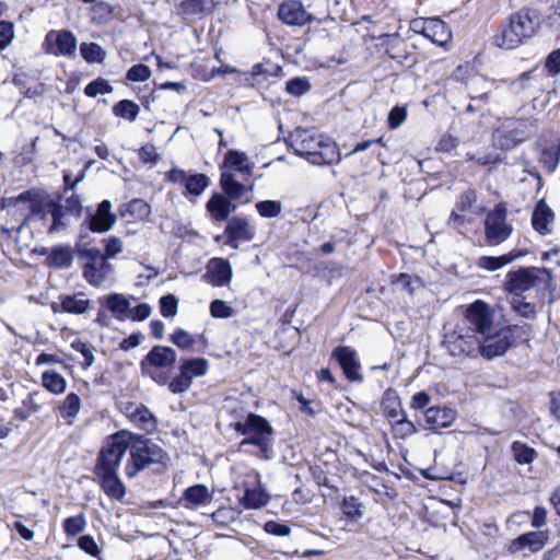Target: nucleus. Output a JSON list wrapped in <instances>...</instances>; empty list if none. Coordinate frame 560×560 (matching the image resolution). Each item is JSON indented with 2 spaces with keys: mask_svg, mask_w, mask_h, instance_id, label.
Listing matches in <instances>:
<instances>
[{
  "mask_svg": "<svg viewBox=\"0 0 560 560\" xmlns=\"http://www.w3.org/2000/svg\"><path fill=\"white\" fill-rule=\"evenodd\" d=\"M33 194L23 191L16 197H7L1 200V209L7 210L9 214L16 215L24 221L32 209Z\"/></svg>",
  "mask_w": 560,
  "mask_h": 560,
  "instance_id": "nucleus-23",
  "label": "nucleus"
},
{
  "mask_svg": "<svg viewBox=\"0 0 560 560\" xmlns=\"http://www.w3.org/2000/svg\"><path fill=\"white\" fill-rule=\"evenodd\" d=\"M552 275L547 268H524L509 273L508 288L511 293L520 295L535 289L545 292L551 289Z\"/></svg>",
  "mask_w": 560,
  "mask_h": 560,
  "instance_id": "nucleus-5",
  "label": "nucleus"
},
{
  "mask_svg": "<svg viewBox=\"0 0 560 560\" xmlns=\"http://www.w3.org/2000/svg\"><path fill=\"white\" fill-rule=\"evenodd\" d=\"M210 184L211 179L207 175L196 173L188 175L185 187L188 194L200 196Z\"/></svg>",
  "mask_w": 560,
  "mask_h": 560,
  "instance_id": "nucleus-39",
  "label": "nucleus"
},
{
  "mask_svg": "<svg viewBox=\"0 0 560 560\" xmlns=\"http://www.w3.org/2000/svg\"><path fill=\"white\" fill-rule=\"evenodd\" d=\"M176 352L164 346H155L141 362L143 373L153 376V370L171 368L176 362Z\"/></svg>",
  "mask_w": 560,
  "mask_h": 560,
  "instance_id": "nucleus-16",
  "label": "nucleus"
},
{
  "mask_svg": "<svg viewBox=\"0 0 560 560\" xmlns=\"http://www.w3.org/2000/svg\"><path fill=\"white\" fill-rule=\"evenodd\" d=\"M112 91V85L104 79H96L90 82L84 89V93L89 97H96L100 94H108Z\"/></svg>",
  "mask_w": 560,
  "mask_h": 560,
  "instance_id": "nucleus-50",
  "label": "nucleus"
},
{
  "mask_svg": "<svg viewBox=\"0 0 560 560\" xmlns=\"http://www.w3.org/2000/svg\"><path fill=\"white\" fill-rule=\"evenodd\" d=\"M130 443L132 433L129 431L122 430L110 435L100 452L95 470H117Z\"/></svg>",
  "mask_w": 560,
  "mask_h": 560,
  "instance_id": "nucleus-6",
  "label": "nucleus"
},
{
  "mask_svg": "<svg viewBox=\"0 0 560 560\" xmlns=\"http://www.w3.org/2000/svg\"><path fill=\"white\" fill-rule=\"evenodd\" d=\"M237 433L245 435L240 443V448L246 451V446L253 445L258 448L257 456L268 459L271 456L273 442V429L261 416L248 413L244 420L234 423Z\"/></svg>",
  "mask_w": 560,
  "mask_h": 560,
  "instance_id": "nucleus-3",
  "label": "nucleus"
},
{
  "mask_svg": "<svg viewBox=\"0 0 560 560\" xmlns=\"http://www.w3.org/2000/svg\"><path fill=\"white\" fill-rule=\"evenodd\" d=\"M82 402L75 393H69L56 407L59 416L68 423L72 424L80 413Z\"/></svg>",
  "mask_w": 560,
  "mask_h": 560,
  "instance_id": "nucleus-30",
  "label": "nucleus"
},
{
  "mask_svg": "<svg viewBox=\"0 0 560 560\" xmlns=\"http://www.w3.org/2000/svg\"><path fill=\"white\" fill-rule=\"evenodd\" d=\"M277 15L279 20L290 26H304L314 21V16L306 11L300 0H287L282 2Z\"/></svg>",
  "mask_w": 560,
  "mask_h": 560,
  "instance_id": "nucleus-15",
  "label": "nucleus"
},
{
  "mask_svg": "<svg viewBox=\"0 0 560 560\" xmlns=\"http://www.w3.org/2000/svg\"><path fill=\"white\" fill-rule=\"evenodd\" d=\"M512 304L513 308L523 317L530 318L536 313L535 305L522 299L514 298Z\"/></svg>",
  "mask_w": 560,
  "mask_h": 560,
  "instance_id": "nucleus-59",
  "label": "nucleus"
},
{
  "mask_svg": "<svg viewBox=\"0 0 560 560\" xmlns=\"http://www.w3.org/2000/svg\"><path fill=\"white\" fill-rule=\"evenodd\" d=\"M78 257L83 265L84 279L94 287H100L109 276L112 265L94 246H81L78 248Z\"/></svg>",
  "mask_w": 560,
  "mask_h": 560,
  "instance_id": "nucleus-7",
  "label": "nucleus"
},
{
  "mask_svg": "<svg viewBox=\"0 0 560 560\" xmlns=\"http://www.w3.org/2000/svg\"><path fill=\"white\" fill-rule=\"evenodd\" d=\"M60 306L65 313L81 315L90 308V300L84 293L66 294L60 296Z\"/></svg>",
  "mask_w": 560,
  "mask_h": 560,
  "instance_id": "nucleus-34",
  "label": "nucleus"
},
{
  "mask_svg": "<svg viewBox=\"0 0 560 560\" xmlns=\"http://www.w3.org/2000/svg\"><path fill=\"white\" fill-rule=\"evenodd\" d=\"M106 306L118 320H125L129 317L130 302L119 293H113L106 296Z\"/></svg>",
  "mask_w": 560,
  "mask_h": 560,
  "instance_id": "nucleus-36",
  "label": "nucleus"
},
{
  "mask_svg": "<svg viewBox=\"0 0 560 560\" xmlns=\"http://www.w3.org/2000/svg\"><path fill=\"white\" fill-rule=\"evenodd\" d=\"M47 261L50 266L57 268L69 267L72 261L71 250L68 247H56L47 257Z\"/></svg>",
  "mask_w": 560,
  "mask_h": 560,
  "instance_id": "nucleus-41",
  "label": "nucleus"
},
{
  "mask_svg": "<svg viewBox=\"0 0 560 560\" xmlns=\"http://www.w3.org/2000/svg\"><path fill=\"white\" fill-rule=\"evenodd\" d=\"M212 499L213 492L210 491L207 486L199 483L188 487L184 491L179 502L185 509L198 510L209 505Z\"/></svg>",
  "mask_w": 560,
  "mask_h": 560,
  "instance_id": "nucleus-22",
  "label": "nucleus"
},
{
  "mask_svg": "<svg viewBox=\"0 0 560 560\" xmlns=\"http://www.w3.org/2000/svg\"><path fill=\"white\" fill-rule=\"evenodd\" d=\"M259 215L264 218H276L281 213L282 205L276 200H265L256 203Z\"/></svg>",
  "mask_w": 560,
  "mask_h": 560,
  "instance_id": "nucleus-48",
  "label": "nucleus"
},
{
  "mask_svg": "<svg viewBox=\"0 0 560 560\" xmlns=\"http://www.w3.org/2000/svg\"><path fill=\"white\" fill-rule=\"evenodd\" d=\"M139 158L141 160V162L145 163V164H155L160 156L156 152V148L153 145V144H145L143 145L140 151H139Z\"/></svg>",
  "mask_w": 560,
  "mask_h": 560,
  "instance_id": "nucleus-62",
  "label": "nucleus"
},
{
  "mask_svg": "<svg viewBox=\"0 0 560 560\" xmlns=\"http://www.w3.org/2000/svg\"><path fill=\"white\" fill-rule=\"evenodd\" d=\"M101 487L107 497L121 500L126 494V488L117 475V470H95Z\"/></svg>",
  "mask_w": 560,
  "mask_h": 560,
  "instance_id": "nucleus-25",
  "label": "nucleus"
},
{
  "mask_svg": "<svg viewBox=\"0 0 560 560\" xmlns=\"http://www.w3.org/2000/svg\"><path fill=\"white\" fill-rule=\"evenodd\" d=\"M85 525V518L81 514L66 518L63 522V530L66 532L67 535L74 536L80 534L84 529Z\"/></svg>",
  "mask_w": 560,
  "mask_h": 560,
  "instance_id": "nucleus-52",
  "label": "nucleus"
},
{
  "mask_svg": "<svg viewBox=\"0 0 560 560\" xmlns=\"http://www.w3.org/2000/svg\"><path fill=\"white\" fill-rule=\"evenodd\" d=\"M508 210L505 205L499 203L486 215L485 233L489 245L503 243L513 232V226L506 222Z\"/></svg>",
  "mask_w": 560,
  "mask_h": 560,
  "instance_id": "nucleus-9",
  "label": "nucleus"
},
{
  "mask_svg": "<svg viewBox=\"0 0 560 560\" xmlns=\"http://www.w3.org/2000/svg\"><path fill=\"white\" fill-rule=\"evenodd\" d=\"M411 28L438 46H445L452 37L447 25L436 18L413 20Z\"/></svg>",
  "mask_w": 560,
  "mask_h": 560,
  "instance_id": "nucleus-14",
  "label": "nucleus"
},
{
  "mask_svg": "<svg viewBox=\"0 0 560 560\" xmlns=\"http://www.w3.org/2000/svg\"><path fill=\"white\" fill-rule=\"evenodd\" d=\"M539 27L540 16L536 11L520 10L501 25L494 36V44L502 49H515L534 37Z\"/></svg>",
  "mask_w": 560,
  "mask_h": 560,
  "instance_id": "nucleus-2",
  "label": "nucleus"
},
{
  "mask_svg": "<svg viewBox=\"0 0 560 560\" xmlns=\"http://www.w3.org/2000/svg\"><path fill=\"white\" fill-rule=\"evenodd\" d=\"M113 113L117 117L128 120H135L139 114V106L129 100H122L113 107Z\"/></svg>",
  "mask_w": 560,
  "mask_h": 560,
  "instance_id": "nucleus-43",
  "label": "nucleus"
},
{
  "mask_svg": "<svg viewBox=\"0 0 560 560\" xmlns=\"http://www.w3.org/2000/svg\"><path fill=\"white\" fill-rule=\"evenodd\" d=\"M512 453L514 459L522 465L530 464L537 456V453L534 448L518 441L512 444Z\"/></svg>",
  "mask_w": 560,
  "mask_h": 560,
  "instance_id": "nucleus-44",
  "label": "nucleus"
},
{
  "mask_svg": "<svg viewBox=\"0 0 560 560\" xmlns=\"http://www.w3.org/2000/svg\"><path fill=\"white\" fill-rule=\"evenodd\" d=\"M343 514L351 521H359L363 515V506L354 497H347L341 505Z\"/></svg>",
  "mask_w": 560,
  "mask_h": 560,
  "instance_id": "nucleus-45",
  "label": "nucleus"
},
{
  "mask_svg": "<svg viewBox=\"0 0 560 560\" xmlns=\"http://www.w3.org/2000/svg\"><path fill=\"white\" fill-rule=\"evenodd\" d=\"M220 185L229 200L238 201L244 199V202L250 201V197L247 196V187L237 182L231 172L223 171L221 173Z\"/></svg>",
  "mask_w": 560,
  "mask_h": 560,
  "instance_id": "nucleus-27",
  "label": "nucleus"
},
{
  "mask_svg": "<svg viewBox=\"0 0 560 560\" xmlns=\"http://www.w3.org/2000/svg\"><path fill=\"white\" fill-rule=\"evenodd\" d=\"M124 413L139 429L147 432H152L156 429V419L144 405L128 402L124 407Z\"/></svg>",
  "mask_w": 560,
  "mask_h": 560,
  "instance_id": "nucleus-21",
  "label": "nucleus"
},
{
  "mask_svg": "<svg viewBox=\"0 0 560 560\" xmlns=\"http://www.w3.org/2000/svg\"><path fill=\"white\" fill-rule=\"evenodd\" d=\"M456 419V411L447 407H431L425 410V421L433 429L450 427Z\"/></svg>",
  "mask_w": 560,
  "mask_h": 560,
  "instance_id": "nucleus-29",
  "label": "nucleus"
},
{
  "mask_svg": "<svg viewBox=\"0 0 560 560\" xmlns=\"http://www.w3.org/2000/svg\"><path fill=\"white\" fill-rule=\"evenodd\" d=\"M72 348L83 355V358H84L83 366L84 368H89L94 363V354H93L92 348L89 345L78 341V342L72 343Z\"/></svg>",
  "mask_w": 560,
  "mask_h": 560,
  "instance_id": "nucleus-63",
  "label": "nucleus"
},
{
  "mask_svg": "<svg viewBox=\"0 0 560 560\" xmlns=\"http://www.w3.org/2000/svg\"><path fill=\"white\" fill-rule=\"evenodd\" d=\"M207 211L214 221H224L236 210V205L222 194H213L207 202Z\"/></svg>",
  "mask_w": 560,
  "mask_h": 560,
  "instance_id": "nucleus-28",
  "label": "nucleus"
},
{
  "mask_svg": "<svg viewBox=\"0 0 560 560\" xmlns=\"http://www.w3.org/2000/svg\"><path fill=\"white\" fill-rule=\"evenodd\" d=\"M82 58L90 62H102L105 58L104 49L96 43H82L80 46Z\"/></svg>",
  "mask_w": 560,
  "mask_h": 560,
  "instance_id": "nucleus-42",
  "label": "nucleus"
},
{
  "mask_svg": "<svg viewBox=\"0 0 560 560\" xmlns=\"http://www.w3.org/2000/svg\"><path fill=\"white\" fill-rule=\"evenodd\" d=\"M545 68L551 75L560 73V48L551 51L545 61Z\"/></svg>",
  "mask_w": 560,
  "mask_h": 560,
  "instance_id": "nucleus-60",
  "label": "nucleus"
},
{
  "mask_svg": "<svg viewBox=\"0 0 560 560\" xmlns=\"http://www.w3.org/2000/svg\"><path fill=\"white\" fill-rule=\"evenodd\" d=\"M259 474L255 472L256 487H250L248 482L244 485V495L241 499V503L245 509H260L268 504L269 495L266 490L260 486Z\"/></svg>",
  "mask_w": 560,
  "mask_h": 560,
  "instance_id": "nucleus-26",
  "label": "nucleus"
},
{
  "mask_svg": "<svg viewBox=\"0 0 560 560\" xmlns=\"http://www.w3.org/2000/svg\"><path fill=\"white\" fill-rule=\"evenodd\" d=\"M151 77L148 66L139 63L132 66L127 72V79L132 82H144Z\"/></svg>",
  "mask_w": 560,
  "mask_h": 560,
  "instance_id": "nucleus-54",
  "label": "nucleus"
},
{
  "mask_svg": "<svg viewBox=\"0 0 560 560\" xmlns=\"http://www.w3.org/2000/svg\"><path fill=\"white\" fill-rule=\"evenodd\" d=\"M481 337L480 354L488 360L503 355L514 340L512 329L504 324Z\"/></svg>",
  "mask_w": 560,
  "mask_h": 560,
  "instance_id": "nucleus-11",
  "label": "nucleus"
},
{
  "mask_svg": "<svg viewBox=\"0 0 560 560\" xmlns=\"http://www.w3.org/2000/svg\"><path fill=\"white\" fill-rule=\"evenodd\" d=\"M241 511L232 506H223L214 511L210 517L219 527H229L241 517Z\"/></svg>",
  "mask_w": 560,
  "mask_h": 560,
  "instance_id": "nucleus-38",
  "label": "nucleus"
},
{
  "mask_svg": "<svg viewBox=\"0 0 560 560\" xmlns=\"http://www.w3.org/2000/svg\"><path fill=\"white\" fill-rule=\"evenodd\" d=\"M332 357L336 358L349 381H362L360 374L361 364L355 350L350 347H337L332 352Z\"/></svg>",
  "mask_w": 560,
  "mask_h": 560,
  "instance_id": "nucleus-19",
  "label": "nucleus"
},
{
  "mask_svg": "<svg viewBox=\"0 0 560 560\" xmlns=\"http://www.w3.org/2000/svg\"><path fill=\"white\" fill-rule=\"evenodd\" d=\"M407 113L404 107L396 106L388 114V125L392 129H396L406 120Z\"/></svg>",
  "mask_w": 560,
  "mask_h": 560,
  "instance_id": "nucleus-61",
  "label": "nucleus"
},
{
  "mask_svg": "<svg viewBox=\"0 0 560 560\" xmlns=\"http://www.w3.org/2000/svg\"><path fill=\"white\" fill-rule=\"evenodd\" d=\"M42 386L54 395H61L66 393L68 382L63 375L55 370H46L42 373Z\"/></svg>",
  "mask_w": 560,
  "mask_h": 560,
  "instance_id": "nucleus-35",
  "label": "nucleus"
},
{
  "mask_svg": "<svg viewBox=\"0 0 560 560\" xmlns=\"http://www.w3.org/2000/svg\"><path fill=\"white\" fill-rule=\"evenodd\" d=\"M46 54L62 57H72L77 51V38L69 31H50L43 43Z\"/></svg>",
  "mask_w": 560,
  "mask_h": 560,
  "instance_id": "nucleus-13",
  "label": "nucleus"
},
{
  "mask_svg": "<svg viewBox=\"0 0 560 560\" xmlns=\"http://www.w3.org/2000/svg\"><path fill=\"white\" fill-rule=\"evenodd\" d=\"M228 237V244L234 248L238 247L240 242H249L255 236V229L249 224L245 218H232L224 231Z\"/></svg>",
  "mask_w": 560,
  "mask_h": 560,
  "instance_id": "nucleus-18",
  "label": "nucleus"
},
{
  "mask_svg": "<svg viewBox=\"0 0 560 560\" xmlns=\"http://www.w3.org/2000/svg\"><path fill=\"white\" fill-rule=\"evenodd\" d=\"M553 222V213L551 209L544 202L539 201L534 209L532 223L534 229L540 234L550 233V225Z\"/></svg>",
  "mask_w": 560,
  "mask_h": 560,
  "instance_id": "nucleus-33",
  "label": "nucleus"
},
{
  "mask_svg": "<svg viewBox=\"0 0 560 560\" xmlns=\"http://www.w3.org/2000/svg\"><path fill=\"white\" fill-rule=\"evenodd\" d=\"M171 341L180 349L190 348L195 339L188 331L184 329H177L171 337Z\"/></svg>",
  "mask_w": 560,
  "mask_h": 560,
  "instance_id": "nucleus-56",
  "label": "nucleus"
},
{
  "mask_svg": "<svg viewBox=\"0 0 560 560\" xmlns=\"http://www.w3.org/2000/svg\"><path fill=\"white\" fill-rule=\"evenodd\" d=\"M119 213L122 218H130L133 221H143L151 213L150 205L143 199L136 198L119 207Z\"/></svg>",
  "mask_w": 560,
  "mask_h": 560,
  "instance_id": "nucleus-32",
  "label": "nucleus"
},
{
  "mask_svg": "<svg viewBox=\"0 0 560 560\" xmlns=\"http://www.w3.org/2000/svg\"><path fill=\"white\" fill-rule=\"evenodd\" d=\"M290 144L296 154L314 165L322 166L340 161L337 144L315 130L295 129L290 136Z\"/></svg>",
  "mask_w": 560,
  "mask_h": 560,
  "instance_id": "nucleus-1",
  "label": "nucleus"
},
{
  "mask_svg": "<svg viewBox=\"0 0 560 560\" xmlns=\"http://www.w3.org/2000/svg\"><path fill=\"white\" fill-rule=\"evenodd\" d=\"M160 310L163 317H174L177 314L178 301L173 294L160 299Z\"/></svg>",
  "mask_w": 560,
  "mask_h": 560,
  "instance_id": "nucleus-51",
  "label": "nucleus"
},
{
  "mask_svg": "<svg viewBox=\"0 0 560 560\" xmlns=\"http://www.w3.org/2000/svg\"><path fill=\"white\" fill-rule=\"evenodd\" d=\"M164 451L156 443L132 433V443L129 446V459L125 466L128 478H135L139 471L152 464L162 463Z\"/></svg>",
  "mask_w": 560,
  "mask_h": 560,
  "instance_id": "nucleus-4",
  "label": "nucleus"
},
{
  "mask_svg": "<svg viewBox=\"0 0 560 560\" xmlns=\"http://www.w3.org/2000/svg\"><path fill=\"white\" fill-rule=\"evenodd\" d=\"M235 311L223 300H213L210 304V315L214 318H230L233 317Z\"/></svg>",
  "mask_w": 560,
  "mask_h": 560,
  "instance_id": "nucleus-49",
  "label": "nucleus"
},
{
  "mask_svg": "<svg viewBox=\"0 0 560 560\" xmlns=\"http://www.w3.org/2000/svg\"><path fill=\"white\" fill-rule=\"evenodd\" d=\"M50 214L52 218V223L49 228V233L59 232L66 228V223L63 221V212L62 207L59 205H52Z\"/></svg>",
  "mask_w": 560,
  "mask_h": 560,
  "instance_id": "nucleus-58",
  "label": "nucleus"
},
{
  "mask_svg": "<svg viewBox=\"0 0 560 560\" xmlns=\"http://www.w3.org/2000/svg\"><path fill=\"white\" fill-rule=\"evenodd\" d=\"M243 75V81L247 82L252 86H259L268 81L271 72L266 69L264 65L257 63L252 68L250 72H246Z\"/></svg>",
  "mask_w": 560,
  "mask_h": 560,
  "instance_id": "nucleus-40",
  "label": "nucleus"
},
{
  "mask_svg": "<svg viewBox=\"0 0 560 560\" xmlns=\"http://www.w3.org/2000/svg\"><path fill=\"white\" fill-rule=\"evenodd\" d=\"M152 312V307L148 303H141L129 310V317L132 320H144Z\"/></svg>",
  "mask_w": 560,
  "mask_h": 560,
  "instance_id": "nucleus-64",
  "label": "nucleus"
},
{
  "mask_svg": "<svg viewBox=\"0 0 560 560\" xmlns=\"http://www.w3.org/2000/svg\"><path fill=\"white\" fill-rule=\"evenodd\" d=\"M533 71L521 73L515 80L511 81L509 89L514 94H520L530 86Z\"/></svg>",
  "mask_w": 560,
  "mask_h": 560,
  "instance_id": "nucleus-53",
  "label": "nucleus"
},
{
  "mask_svg": "<svg viewBox=\"0 0 560 560\" xmlns=\"http://www.w3.org/2000/svg\"><path fill=\"white\" fill-rule=\"evenodd\" d=\"M223 167L244 175H250L253 171V164L249 162L247 154L238 150H229L225 153Z\"/></svg>",
  "mask_w": 560,
  "mask_h": 560,
  "instance_id": "nucleus-31",
  "label": "nucleus"
},
{
  "mask_svg": "<svg viewBox=\"0 0 560 560\" xmlns=\"http://www.w3.org/2000/svg\"><path fill=\"white\" fill-rule=\"evenodd\" d=\"M465 319L469 325L467 328L480 336L489 334L502 324L501 320L497 319L495 311L482 300H477L468 305Z\"/></svg>",
  "mask_w": 560,
  "mask_h": 560,
  "instance_id": "nucleus-8",
  "label": "nucleus"
},
{
  "mask_svg": "<svg viewBox=\"0 0 560 560\" xmlns=\"http://www.w3.org/2000/svg\"><path fill=\"white\" fill-rule=\"evenodd\" d=\"M393 283L396 285L397 289L409 294H412L415 290L421 285V281L418 277H412L411 275L408 273L398 275L394 279Z\"/></svg>",
  "mask_w": 560,
  "mask_h": 560,
  "instance_id": "nucleus-47",
  "label": "nucleus"
},
{
  "mask_svg": "<svg viewBox=\"0 0 560 560\" xmlns=\"http://www.w3.org/2000/svg\"><path fill=\"white\" fill-rule=\"evenodd\" d=\"M547 539L548 536L545 532H529L513 539L509 545L508 550L511 555H515L524 550L535 553L545 547Z\"/></svg>",
  "mask_w": 560,
  "mask_h": 560,
  "instance_id": "nucleus-20",
  "label": "nucleus"
},
{
  "mask_svg": "<svg viewBox=\"0 0 560 560\" xmlns=\"http://www.w3.org/2000/svg\"><path fill=\"white\" fill-rule=\"evenodd\" d=\"M513 259L514 257L510 255H503L500 257L482 256L478 259V266L489 271H495L513 261Z\"/></svg>",
  "mask_w": 560,
  "mask_h": 560,
  "instance_id": "nucleus-46",
  "label": "nucleus"
},
{
  "mask_svg": "<svg viewBox=\"0 0 560 560\" xmlns=\"http://www.w3.org/2000/svg\"><path fill=\"white\" fill-rule=\"evenodd\" d=\"M310 88H311V85H310L308 81L305 79H302V78L291 79L287 83L288 93H290L294 96L303 95L304 93H306L310 90Z\"/></svg>",
  "mask_w": 560,
  "mask_h": 560,
  "instance_id": "nucleus-57",
  "label": "nucleus"
},
{
  "mask_svg": "<svg viewBox=\"0 0 560 560\" xmlns=\"http://www.w3.org/2000/svg\"><path fill=\"white\" fill-rule=\"evenodd\" d=\"M209 369L208 360L203 358L188 359L183 361L179 368V375L168 385L174 394H180L188 390L195 377L203 376Z\"/></svg>",
  "mask_w": 560,
  "mask_h": 560,
  "instance_id": "nucleus-12",
  "label": "nucleus"
},
{
  "mask_svg": "<svg viewBox=\"0 0 560 560\" xmlns=\"http://www.w3.org/2000/svg\"><path fill=\"white\" fill-rule=\"evenodd\" d=\"M233 271L229 260L220 257L211 258L206 266L203 276L207 283L212 287H226L231 283Z\"/></svg>",
  "mask_w": 560,
  "mask_h": 560,
  "instance_id": "nucleus-17",
  "label": "nucleus"
},
{
  "mask_svg": "<svg viewBox=\"0 0 560 560\" xmlns=\"http://www.w3.org/2000/svg\"><path fill=\"white\" fill-rule=\"evenodd\" d=\"M14 39V25L8 21H0V51L11 45Z\"/></svg>",
  "mask_w": 560,
  "mask_h": 560,
  "instance_id": "nucleus-55",
  "label": "nucleus"
},
{
  "mask_svg": "<svg viewBox=\"0 0 560 560\" xmlns=\"http://www.w3.org/2000/svg\"><path fill=\"white\" fill-rule=\"evenodd\" d=\"M444 342L454 357H475L480 353L481 340L467 327H458L447 334Z\"/></svg>",
  "mask_w": 560,
  "mask_h": 560,
  "instance_id": "nucleus-10",
  "label": "nucleus"
},
{
  "mask_svg": "<svg viewBox=\"0 0 560 560\" xmlns=\"http://www.w3.org/2000/svg\"><path fill=\"white\" fill-rule=\"evenodd\" d=\"M116 223V215L112 212V202L103 200L96 212L90 219V229L96 233L109 231Z\"/></svg>",
  "mask_w": 560,
  "mask_h": 560,
  "instance_id": "nucleus-24",
  "label": "nucleus"
},
{
  "mask_svg": "<svg viewBox=\"0 0 560 560\" xmlns=\"http://www.w3.org/2000/svg\"><path fill=\"white\" fill-rule=\"evenodd\" d=\"M522 140L516 131L505 127H500L493 132V143L503 150L514 148Z\"/></svg>",
  "mask_w": 560,
  "mask_h": 560,
  "instance_id": "nucleus-37",
  "label": "nucleus"
}]
</instances>
